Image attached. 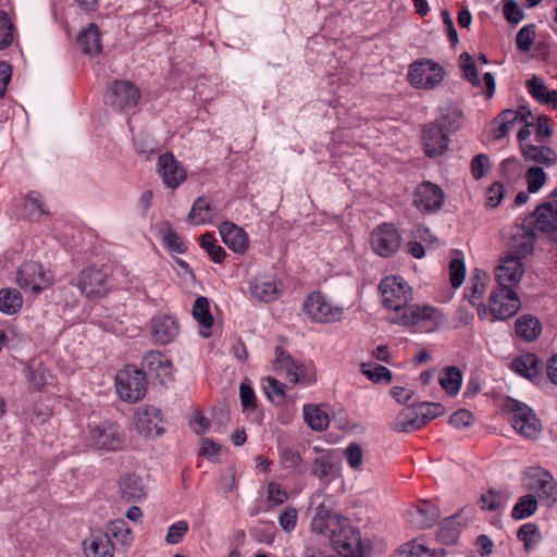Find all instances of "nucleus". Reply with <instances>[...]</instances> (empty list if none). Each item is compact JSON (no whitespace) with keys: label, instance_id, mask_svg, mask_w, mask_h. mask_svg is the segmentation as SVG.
Returning a JSON list of instances; mask_svg holds the SVG:
<instances>
[{"label":"nucleus","instance_id":"f257e3e1","mask_svg":"<svg viewBox=\"0 0 557 557\" xmlns=\"http://www.w3.org/2000/svg\"><path fill=\"white\" fill-rule=\"evenodd\" d=\"M520 307V299L512 288L498 287L490 296L488 308L483 304L478 306V314L481 320L486 319L491 314L492 322L507 320L513 317Z\"/></svg>","mask_w":557,"mask_h":557},{"label":"nucleus","instance_id":"f03ea898","mask_svg":"<svg viewBox=\"0 0 557 557\" xmlns=\"http://www.w3.org/2000/svg\"><path fill=\"white\" fill-rule=\"evenodd\" d=\"M112 274L116 276L128 275L123 265L115 267L113 272H111L108 267L85 269L81 272L78 277V287L82 294L89 299L104 297L111 287L109 277Z\"/></svg>","mask_w":557,"mask_h":557},{"label":"nucleus","instance_id":"7ed1b4c3","mask_svg":"<svg viewBox=\"0 0 557 557\" xmlns=\"http://www.w3.org/2000/svg\"><path fill=\"white\" fill-rule=\"evenodd\" d=\"M504 409L510 413L509 422L521 436L536 440L541 434V423L528 405L508 397Z\"/></svg>","mask_w":557,"mask_h":557},{"label":"nucleus","instance_id":"20e7f679","mask_svg":"<svg viewBox=\"0 0 557 557\" xmlns=\"http://www.w3.org/2000/svg\"><path fill=\"white\" fill-rule=\"evenodd\" d=\"M302 308L306 317L318 323L338 322L344 314L342 307L331 304L320 292L310 293L305 298Z\"/></svg>","mask_w":557,"mask_h":557},{"label":"nucleus","instance_id":"39448f33","mask_svg":"<svg viewBox=\"0 0 557 557\" xmlns=\"http://www.w3.org/2000/svg\"><path fill=\"white\" fill-rule=\"evenodd\" d=\"M330 542L341 557L359 556L363 554L359 531L348 523L345 518L337 527L331 530Z\"/></svg>","mask_w":557,"mask_h":557},{"label":"nucleus","instance_id":"423d86ee","mask_svg":"<svg viewBox=\"0 0 557 557\" xmlns=\"http://www.w3.org/2000/svg\"><path fill=\"white\" fill-rule=\"evenodd\" d=\"M524 486L537 493L547 506L557 503V481L542 467H531L523 474Z\"/></svg>","mask_w":557,"mask_h":557},{"label":"nucleus","instance_id":"0eeeda50","mask_svg":"<svg viewBox=\"0 0 557 557\" xmlns=\"http://www.w3.org/2000/svg\"><path fill=\"white\" fill-rule=\"evenodd\" d=\"M115 385L122 399L132 403L139 401L147 391L146 374L135 367H126L116 374Z\"/></svg>","mask_w":557,"mask_h":557},{"label":"nucleus","instance_id":"6e6552de","mask_svg":"<svg viewBox=\"0 0 557 557\" xmlns=\"http://www.w3.org/2000/svg\"><path fill=\"white\" fill-rule=\"evenodd\" d=\"M382 302L385 308L399 311L412 299V289L400 276H387L380 283Z\"/></svg>","mask_w":557,"mask_h":557},{"label":"nucleus","instance_id":"1a4fd4ad","mask_svg":"<svg viewBox=\"0 0 557 557\" xmlns=\"http://www.w3.org/2000/svg\"><path fill=\"white\" fill-rule=\"evenodd\" d=\"M410 84L420 89H433L444 78V69L431 59L414 61L409 66Z\"/></svg>","mask_w":557,"mask_h":557},{"label":"nucleus","instance_id":"9d476101","mask_svg":"<svg viewBox=\"0 0 557 557\" xmlns=\"http://www.w3.org/2000/svg\"><path fill=\"white\" fill-rule=\"evenodd\" d=\"M140 98L138 88L128 81H115L108 89L106 102L116 109L134 108Z\"/></svg>","mask_w":557,"mask_h":557},{"label":"nucleus","instance_id":"9b49d317","mask_svg":"<svg viewBox=\"0 0 557 557\" xmlns=\"http://www.w3.org/2000/svg\"><path fill=\"white\" fill-rule=\"evenodd\" d=\"M51 276L41 264L28 261L22 264L17 272L16 282L23 289L37 294L51 284Z\"/></svg>","mask_w":557,"mask_h":557},{"label":"nucleus","instance_id":"f8f14e48","mask_svg":"<svg viewBox=\"0 0 557 557\" xmlns=\"http://www.w3.org/2000/svg\"><path fill=\"white\" fill-rule=\"evenodd\" d=\"M444 200L445 194L440 186L423 182L414 191L413 205L423 213H433L443 207Z\"/></svg>","mask_w":557,"mask_h":557},{"label":"nucleus","instance_id":"ddd939ff","mask_svg":"<svg viewBox=\"0 0 557 557\" xmlns=\"http://www.w3.org/2000/svg\"><path fill=\"white\" fill-rule=\"evenodd\" d=\"M401 237L393 224L384 223L373 230L371 234V246L375 253L382 257H389L400 246Z\"/></svg>","mask_w":557,"mask_h":557},{"label":"nucleus","instance_id":"4468645a","mask_svg":"<svg viewBox=\"0 0 557 557\" xmlns=\"http://www.w3.org/2000/svg\"><path fill=\"white\" fill-rule=\"evenodd\" d=\"M90 441L97 449L117 450L123 445L124 435L119 425L103 423L91 428Z\"/></svg>","mask_w":557,"mask_h":557},{"label":"nucleus","instance_id":"2eb2a0df","mask_svg":"<svg viewBox=\"0 0 557 557\" xmlns=\"http://www.w3.org/2000/svg\"><path fill=\"white\" fill-rule=\"evenodd\" d=\"M157 172L168 188L175 189L187 178L184 166L171 152L161 154L158 159Z\"/></svg>","mask_w":557,"mask_h":557},{"label":"nucleus","instance_id":"dca6fc26","mask_svg":"<svg viewBox=\"0 0 557 557\" xmlns=\"http://www.w3.org/2000/svg\"><path fill=\"white\" fill-rule=\"evenodd\" d=\"M523 272V263L519 257L507 253L500 259V264L496 267L495 277L499 287L512 288L520 283Z\"/></svg>","mask_w":557,"mask_h":557},{"label":"nucleus","instance_id":"f3484780","mask_svg":"<svg viewBox=\"0 0 557 557\" xmlns=\"http://www.w3.org/2000/svg\"><path fill=\"white\" fill-rule=\"evenodd\" d=\"M423 144L425 153L429 157L443 154L448 148V137L442 124L431 123L424 127Z\"/></svg>","mask_w":557,"mask_h":557},{"label":"nucleus","instance_id":"a211bd4d","mask_svg":"<svg viewBox=\"0 0 557 557\" xmlns=\"http://www.w3.org/2000/svg\"><path fill=\"white\" fill-rule=\"evenodd\" d=\"M136 426L146 436H159L163 433V420L160 410L154 407H146L136 414Z\"/></svg>","mask_w":557,"mask_h":557},{"label":"nucleus","instance_id":"6ab92c4d","mask_svg":"<svg viewBox=\"0 0 557 557\" xmlns=\"http://www.w3.org/2000/svg\"><path fill=\"white\" fill-rule=\"evenodd\" d=\"M178 332V322L172 315L160 314L151 320V334L157 343L168 344L177 336Z\"/></svg>","mask_w":557,"mask_h":557},{"label":"nucleus","instance_id":"aec40b11","mask_svg":"<svg viewBox=\"0 0 557 557\" xmlns=\"http://www.w3.org/2000/svg\"><path fill=\"white\" fill-rule=\"evenodd\" d=\"M275 355L274 367L276 371L284 372L289 382L294 384L306 381L305 369L301 363L296 362L282 347H276Z\"/></svg>","mask_w":557,"mask_h":557},{"label":"nucleus","instance_id":"412c9836","mask_svg":"<svg viewBox=\"0 0 557 557\" xmlns=\"http://www.w3.org/2000/svg\"><path fill=\"white\" fill-rule=\"evenodd\" d=\"M535 225L557 243V209L550 202H545L535 209Z\"/></svg>","mask_w":557,"mask_h":557},{"label":"nucleus","instance_id":"4be33fe9","mask_svg":"<svg viewBox=\"0 0 557 557\" xmlns=\"http://www.w3.org/2000/svg\"><path fill=\"white\" fill-rule=\"evenodd\" d=\"M437 309L429 305H412L405 307L401 315L394 320L395 323L411 326L417 325L422 321H431L436 319Z\"/></svg>","mask_w":557,"mask_h":557},{"label":"nucleus","instance_id":"5701e85b","mask_svg":"<svg viewBox=\"0 0 557 557\" xmlns=\"http://www.w3.org/2000/svg\"><path fill=\"white\" fill-rule=\"evenodd\" d=\"M542 362L534 354L522 355L511 362L512 371L533 382L542 380Z\"/></svg>","mask_w":557,"mask_h":557},{"label":"nucleus","instance_id":"b1692460","mask_svg":"<svg viewBox=\"0 0 557 557\" xmlns=\"http://www.w3.org/2000/svg\"><path fill=\"white\" fill-rule=\"evenodd\" d=\"M223 243L235 252H245L248 249L246 232L231 222H223L220 226Z\"/></svg>","mask_w":557,"mask_h":557},{"label":"nucleus","instance_id":"393cba45","mask_svg":"<svg viewBox=\"0 0 557 557\" xmlns=\"http://www.w3.org/2000/svg\"><path fill=\"white\" fill-rule=\"evenodd\" d=\"M521 153L527 162H534L546 168L557 162V152L544 145L522 144Z\"/></svg>","mask_w":557,"mask_h":557},{"label":"nucleus","instance_id":"a878e982","mask_svg":"<svg viewBox=\"0 0 557 557\" xmlns=\"http://www.w3.org/2000/svg\"><path fill=\"white\" fill-rule=\"evenodd\" d=\"M250 294L256 300L271 302L280 294L276 281L271 276H259L250 283Z\"/></svg>","mask_w":557,"mask_h":557},{"label":"nucleus","instance_id":"bb28decb","mask_svg":"<svg viewBox=\"0 0 557 557\" xmlns=\"http://www.w3.org/2000/svg\"><path fill=\"white\" fill-rule=\"evenodd\" d=\"M83 550L86 557H113V545L108 535L92 534L83 542Z\"/></svg>","mask_w":557,"mask_h":557},{"label":"nucleus","instance_id":"cd10ccee","mask_svg":"<svg viewBox=\"0 0 557 557\" xmlns=\"http://www.w3.org/2000/svg\"><path fill=\"white\" fill-rule=\"evenodd\" d=\"M215 218V208L211 206L207 197H198L190 209L188 214V222L194 225H202L212 223Z\"/></svg>","mask_w":557,"mask_h":557},{"label":"nucleus","instance_id":"c85d7f7f","mask_svg":"<svg viewBox=\"0 0 557 557\" xmlns=\"http://www.w3.org/2000/svg\"><path fill=\"white\" fill-rule=\"evenodd\" d=\"M393 430L397 432H413L424 426V420L417 408H406L395 418Z\"/></svg>","mask_w":557,"mask_h":557},{"label":"nucleus","instance_id":"c756f323","mask_svg":"<svg viewBox=\"0 0 557 557\" xmlns=\"http://www.w3.org/2000/svg\"><path fill=\"white\" fill-rule=\"evenodd\" d=\"M344 519L345 517L333 513L321 505L317 508V512L311 521V528L314 532L323 534L326 531L331 532V530L337 527Z\"/></svg>","mask_w":557,"mask_h":557},{"label":"nucleus","instance_id":"7c9ffc66","mask_svg":"<svg viewBox=\"0 0 557 557\" xmlns=\"http://www.w3.org/2000/svg\"><path fill=\"white\" fill-rule=\"evenodd\" d=\"M528 91L530 95L541 103L550 104L557 108V91L548 90L546 84L542 78L533 76L527 82Z\"/></svg>","mask_w":557,"mask_h":557},{"label":"nucleus","instance_id":"2f4dec72","mask_svg":"<svg viewBox=\"0 0 557 557\" xmlns=\"http://www.w3.org/2000/svg\"><path fill=\"white\" fill-rule=\"evenodd\" d=\"M440 509L433 504L424 500L417 507L412 523L421 530L432 528L440 519Z\"/></svg>","mask_w":557,"mask_h":557},{"label":"nucleus","instance_id":"473e14b6","mask_svg":"<svg viewBox=\"0 0 557 557\" xmlns=\"http://www.w3.org/2000/svg\"><path fill=\"white\" fill-rule=\"evenodd\" d=\"M77 45L86 54H95L101 50V34L95 24L83 29L77 37Z\"/></svg>","mask_w":557,"mask_h":557},{"label":"nucleus","instance_id":"72a5a7b5","mask_svg":"<svg viewBox=\"0 0 557 557\" xmlns=\"http://www.w3.org/2000/svg\"><path fill=\"white\" fill-rule=\"evenodd\" d=\"M516 333L525 342L536 339L542 331L541 323L537 318L533 315H522L516 321Z\"/></svg>","mask_w":557,"mask_h":557},{"label":"nucleus","instance_id":"f704fd0d","mask_svg":"<svg viewBox=\"0 0 557 557\" xmlns=\"http://www.w3.org/2000/svg\"><path fill=\"white\" fill-rule=\"evenodd\" d=\"M121 498L124 502L139 500L145 496L141 480L136 475H126L120 482Z\"/></svg>","mask_w":557,"mask_h":557},{"label":"nucleus","instance_id":"c9c22d12","mask_svg":"<svg viewBox=\"0 0 557 557\" xmlns=\"http://www.w3.org/2000/svg\"><path fill=\"white\" fill-rule=\"evenodd\" d=\"M459 515L446 518L441 523L437 533V540L446 545L455 544L462 529V524L458 521Z\"/></svg>","mask_w":557,"mask_h":557},{"label":"nucleus","instance_id":"e433bc0d","mask_svg":"<svg viewBox=\"0 0 557 557\" xmlns=\"http://www.w3.org/2000/svg\"><path fill=\"white\" fill-rule=\"evenodd\" d=\"M519 120V112L516 110L507 109L502 111L494 120L497 127L493 132L495 139L506 137L515 123Z\"/></svg>","mask_w":557,"mask_h":557},{"label":"nucleus","instance_id":"4c0bfd02","mask_svg":"<svg viewBox=\"0 0 557 557\" xmlns=\"http://www.w3.org/2000/svg\"><path fill=\"white\" fill-rule=\"evenodd\" d=\"M23 305L21 293L14 288L0 289V311L5 314L16 313Z\"/></svg>","mask_w":557,"mask_h":557},{"label":"nucleus","instance_id":"58836bf2","mask_svg":"<svg viewBox=\"0 0 557 557\" xmlns=\"http://www.w3.org/2000/svg\"><path fill=\"white\" fill-rule=\"evenodd\" d=\"M535 243V234L533 232L523 231L521 234L513 236L512 250L510 253L513 257H519L522 261L528 255L533 251Z\"/></svg>","mask_w":557,"mask_h":557},{"label":"nucleus","instance_id":"ea45409f","mask_svg":"<svg viewBox=\"0 0 557 557\" xmlns=\"http://www.w3.org/2000/svg\"><path fill=\"white\" fill-rule=\"evenodd\" d=\"M304 418L314 431H323L329 425V416L326 412L314 405L304 406Z\"/></svg>","mask_w":557,"mask_h":557},{"label":"nucleus","instance_id":"a19ab883","mask_svg":"<svg viewBox=\"0 0 557 557\" xmlns=\"http://www.w3.org/2000/svg\"><path fill=\"white\" fill-rule=\"evenodd\" d=\"M537 498L533 494H527L518 499L511 510L515 520H522L533 515L537 509Z\"/></svg>","mask_w":557,"mask_h":557},{"label":"nucleus","instance_id":"79ce46f5","mask_svg":"<svg viewBox=\"0 0 557 557\" xmlns=\"http://www.w3.org/2000/svg\"><path fill=\"white\" fill-rule=\"evenodd\" d=\"M278 456L282 468L288 470H298L302 461L301 455L296 448L281 442L278 444Z\"/></svg>","mask_w":557,"mask_h":557},{"label":"nucleus","instance_id":"37998d69","mask_svg":"<svg viewBox=\"0 0 557 557\" xmlns=\"http://www.w3.org/2000/svg\"><path fill=\"white\" fill-rule=\"evenodd\" d=\"M191 313L201 327L210 329L213 325V317L209 309V300L206 297L200 296L196 299Z\"/></svg>","mask_w":557,"mask_h":557},{"label":"nucleus","instance_id":"c03bdc74","mask_svg":"<svg viewBox=\"0 0 557 557\" xmlns=\"http://www.w3.org/2000/svg\"><path fill=\"white\" fill-rule=\"evenodd\" d=\"M104 535H108V539L110 536L116 539L124 547H128L133 540L131 529L123 519H116L110 522Z\"/></svg>","mask_w":557,"mask_h":557},{"label":"nucleus","instance_id":"a18cd8bd","mask_svg":"<svg viewBox=\"0 0 557 557\" xmlns=\"http://www.w3.org/2000/svg\"><path fill=\"white\" fill-rule=\"evenodd\" d=\"M487 282V274L483 271L475 269L470 277L471 287L466 290V296L472 305L475 300L480 299L484 292Z\"/></svg>","mask_w":557,"mask_h":557},{"label":"nucleus","instance_id":"49530a36","mask_svg":"<svg viewBox=\"0 0 557 557\" xmlns=\"http://www.w3.org/2000/svg\"><path fill=\"white\" fill-rule=\"evenodd\" d=\"M462 382V375L458 368L447 367L440 379L442 387L450 395H456Z\"/></svg>","mask_w":557,"mask_h":557},{"label":"nucleus","instance_id":"de8ad7c7","mask_svg":"<svg viewBox=\"0 0 557 557\" xmlns=\"http://www.w3.org/2000/svg\"><path fill=\"white\" fill-rule=\"evenodd\" d=\"M517 536L523 542L525 550H530L541 541V532L537 525L531 522L521 525Z\"/></svg>","mask_w":557,"mask_h":557},{"label":"nucleus","instance_id":"09e8293b","mask_svg":"<svg viewBox=\"0 0 557 557\" xmlns=\"http://www.w3.org/2000/svg\"><path fill=\"white\" fill-rule=\"evenodd\" d=\"M201 247L207 251L213 262L221 263L224 261L226 252L225 250L215 244V239L212 234L205 233L200 236Z\"/></svg>","mask_w":557,"mask_h":557},{"label":"nucleus","instance_id":"8fccbe9b","mask_svg":"<svg viewBox=\"0 0 557 557\" xmlns=\"http://www.w3.org/2000/svg\"><path fill=\"white\" fill-rule=\"evenodd\" d=\"M161 238L164 245L173 252L184 253L186 246L180 235L174 232L170 224L161 230Z\"/></svg>","mask_w":557,"mask_h":557},{"label":"nucleus","instance_id":"3c124183","mask_svg":"<svg viewBox=\"0 0 557 557\" xmlns=\"http://www.w3.org/2000/svg\"><path fill=\"white\" fill-rule=\"evenodd\" d=\"M462 76L470 82L474 87L481 86V79L478 75V69L474 59L468 52L460 55Z\"/></svg>","mask_w":557,"mask_h":557},{"label":"nucleus","instance_id":"603ef678","mask_svg":"<svg viewBox=\"0 0 557 557\" xmlns=\"http://www.w3.org/2000/svg\"><path fill=\"white\" fill-rule=\"evenodd\" d=\"M311 474L318 478L319 480L329 476H336V467L329 457L322 456L320 458L314 459L311 469Z\"/></svg>","mask_w":557,"mask_h":557},{"label":"nucleus","instance_id":"864d4df0","mask_svg":"<svg viewBox=\"0 0 557 557\" xmlns=\"http://www.w3.org/2000/svg\"><path fill=\"white\" fill-rule=\"evenodd\" d=\"M25 209L28 211L30 218H39L40 215L49 214L38 191L28 193L25 200Z\"/></svg>","mask_w":557,"mask_h":557},{"label":"nucleus","instance_id":"5fc2aeb1","mask_svg":"<svg viewBox=\"0 0 557 557\" xmlns=\"http://www.w3.org/2000/svg\"><path fill=\"white\" fill-rule=\"evenodd\" d=\"M361 370L362 373L374 383L392 381V372L384 366L375 364L372 367L371 364L362 363Z\"/></svg>","mask_w":557,"mask_h":557},{"label":"nucleus","instance_id":"6e6d98bb","mask_svg":"<svg viewBox=\"0 0 557 557\" xmlns=\"http://www.w3.org/2000/svg\"><path fill=\"white\" fill-rule=\"evenodd\" d=\"M500 174L508 182L517 181L522 173V164L516 157L507 158L500 163Z\"/></svg>","mask_w":557,"mask_h":557},{"label":"nucleus","instance_id":"4d7b16f0","mask_svg":"<svg viewBox=\"0 0 557 557\" xmlns=\"http://www.w3.org/2000/svg\"><path fill=\"white\" fill-rule=\"evenodd\" d=\"M14 26L8 13L0 10V50L8 48L13 41Z\"/></svg>","mask_w":557,"mask_h":557},{"label":"nucleus","instance_id":"13d9d810","mask_svg":"<svg viewBox=\"0 0 557 557\" xmlns=\"http://www.w3.org/2000/svg\"><path fill=\"white\" fill-rule=\"evenodd\" d=\"M528 191L537 193L546 182V174L542 168L532 166L525 173Z\"/></svg>","mask_w":557,"mask_h":557},{"label":"nucleus","instance_id":"bf43d9fd","mask_svg":"<svg viewBox=\"0 0 557 557\" xmlns=\"http://www.w3.org/2000/svg\"><path fill=\"white\" fill-rule=\"evenodd\" d=\"M149 370L156 372L158 376L166 375L170 371L171 363L160 352H150L146 357Z\"/></svg>","mask_w":557,"mask_h":557},{"label":"nucleus","instance_id":"052dcab7","mask_svg":"<svg viewBox=\"0 0 557 557\" xmlns=\"http://www.w3.org/2000/svg\"><path fill=\"white\" fill-rule=\"evenodd\" d=\"M535 39V26L529 24L523 26L517 34L516 44L519 50L527 52L531 49Z\"/></svg>","mask_w":557,"mask_h":557},{"label":"nucleus","instance_id":"680f3d73","mask_svg":"<svg viewBox=\"0 0 557 557\" xmlns=\"http://www.w3.org/2000/svg\"><path fill=\"white\" fill-rule=\"evenodd\" d=\"M417 410L421 418L424 420V425L445 413V407L442 404L438 403H421Z\"/></svg>","mask_w":557,"mask_h":557},{"label":"nucleus","instance_id":"e2e57ef3","mask_svg":"<svg viewBox=\"0 0 557 557\" xmlns=\"http://www.w3.org/2000/svg\"><path fill=\"white\" fill-rule=\"evenodd\" d=\"M189 525L185 520H180L171 524L168 529L165 542L168 544H178L188 532Z\"/></svg>","mask_w":557,"mask_h":557},{"label":"nucleus","instance_id":"0e129e2a","mask_svg":"<svg viewBox=\"0 0 557 557\" xmlns=\"http://www.w3.org/2000/svg\"><path fill=\"white\" fill-rule=\"evenodd\" d=\"M287 491L276 482H269L267 488V500L274 506H278L287 502Z\"/></svg>","mask_w":557,"mask_h":557},{"label":"nucleus","instance_id":"69168bd1","mask_svg":"<svg viewBox=\"0 0 557 557\" xmlns=\"http://www.w3.org/2000/svg\"><path fill=\"white\" fill-rule=\"evenodd\" d=\"M466 267L462 260L455 258L449 263V280L453 287L458 288L463 283Z\"/></svg>","mask_w":557,"mask_h":557},{"label":"nucleus","instance_id":"338daca9","mask_svg":"<svg viewBox=\"0 0 557 557\" xmlns=\"http://www.w3.org/2000/svg\"><path fill=\"white\" fill-rule=\"evenodd\" d=\"M48 379L49 374L41 363L33 364L28 368V380L36 388H41L46 385Z\"/></svg>","mask_w":557,"mask_h":557},{"label":"nucleus","instance_id":"774afa93","mask_svg":"<svg viewBox=\"0 0 557 557\" xmlns=\"http://www.w3.org/2000/svg\"><path fill=\"white\" fill-rule=\"evenodd\" d=\"M426 550L428 548L424 545L410 541L399 547L394 557H420Z\"/></svg>","mask_w":557,"mask_h":557}]
</instances>
